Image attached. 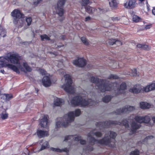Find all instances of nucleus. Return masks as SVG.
Returning a JSON list of instances; mask_svg holds the SVG:
<instances>
[{"label":"nucleus","instance_id":"nucleus-1","mask_svg":"<svg viewBox=\"0 0 155 155\" xmlns=\"http://www.w3.org/2000/svg\"><path fill=\"white\" fill-rule=\"evenodd\" d=\"M102 135V134L101 132L96 131L95 130L89 133L88 134L87 140L89 142V144L85 148V150L88 152L93 150L94 148L92 146L95 143L106 145L112 147H115L114 139L117 135L116 133L110 131L107 134H105L103 138L99 140H96L93 137L95 135L97 137H101Z\"/></svg>","mask_w":155,"mask_h":155},{"label":"nucleus","instance_id":"nucleus-2","mask_svg":"<svg viewBox=\"0 0 155 155\" xmlns=\"http://www.w3.org/2000/svg\"><path fill=\"white\" fill-rule=\"evenodd\" d=\"M8 58L12 63L18 64V67L12 64H8L6 62L7 60L6 58L1 57L0 58V68L8 67V68L18 74H19L20 73L19 69L22 71L25 72H30L31 71V68L26 62L23 63V64L24 68L22 67L20 62V60L21 59V57L18 54H11Z\"/></svg>","mask_w":155,"mask_h":155},{"label":"nucleus","instance_id":"nucleus-3","mask_svg":"<svg viewBox=\"0 0 155 155\" xmlns=\"http://www.w3.org/2000/svg\"><path fill=\"white\" fill-rule=\"evenodd\" d=\"M129 119L130 122H132L131 130L133 133L136 132V130L140 128L141 126L140 124L149 123L151 120L150 117L148 115L139 116L134 114L131 115Z\"/></svg>","mask_w":155,"mask_h":155},{"label":"nucleus","instance_id":"nucleus-4","mask_svg":"<svg viewBox=\"0 0 155 155\" xmlns=\"http://www.w3.org/2000/svg\"><path fill=\"white\" fill-rule=\"evenodd\" d=\"M81 114V110L78 109L75 110L74 113V111L69 112L68 114H65L63 118H58V120H62V122L58 121L56 123V127L59 128L61 126L66 127L68 126L73 121L74 119V116H78Z\"/></svg>","mask_w":155,"mask_h":155},{"label":"nucleus","instance_id":"nucleus-5","mask_svg":"<svg viewBox=\"0 0 155 155\" xmlns=\"http://www.w3.org/2000/svg\"><path fill=\"white\" fill-rule=\"evenodd\" d=\"M86 93L85 91H83L82 94L80 93L78 95L74 97L71 101L72 105L74 106H86L87 105L91 106L97 104L96 102L89 99L87 100L84 99L83 97H85Z\"/></svg>","mask_w":155,"mask_h":155},{"label":"nucleus","instance_id":"nucleus-6","mask_svg":"<svg viewBox=\"0 0 155 155\" xmlns=\"http://www.w3.org/2000/svg\"><path fill=\"white\" fill-rule=\"evenodd\" d=\"M91 82L96 84L95 87L98 89L101 92H104L106 91H110L112 89V86L115 84H110L107 82L105 80L99 79L97 77H92L91 78Z\"/></svg>","mask_w":155,"mask_h":155},{"label":"nucleus","instance_id":"nucleus-7","mask_svg":"<svg viewBox=\"0 0 155 155\" xmlns=\"http://www.w3.org/2000/svg\"><path fill=\"white\" fill-rule=\"evenodd\" d=\"M11 16L13 18V23L18 27H22L25 22L24 15L18 10L15 9L11 13Z\"/></svg>","mask_w":155,"mask_h":155},{"label":"nucleus","instance_id":"nucleus-8","mask_svg":"<svg viewBox=\"0 0 155 155\" xmlns=\"http://www.w3.org/2000/svg\"><path fill=\"white\" fill-rule=\"evenodd\" d=\"M123 125L126 128L129 127L128 121L127 120H124L122 122H117L116 121L109 120L104 122H99L97 123L96 126L97 127H99V129L102 128L109 127L110 126L117 125Z\"/></svg>","mask_w":155,"mask_h":155},{"label":"nucleus","instance_id":"nucleus-9","mask_svg":"<svg viewBox=\"0 0 155 155\" xmlns=\"http://www.w3.org/2000/svg\"><path fill=\"white\" fill-rule=\"evenodd\" d=\"M65 84L62 86V88L68 94H72L75 92V87L73 84L72 81L71 76L66 74L64 76Z\"/></svg>","mask_w":155,"mask_h":155},{"label":"nucleus","instance_id":"nucleus-10","mask_svg":"<svg viewBox=\"0 0 155 155\" xmlns=\"http://www.w3.org/2000/svg\"><path fill=\"white\" fill-rule=\"evenodd\" d=\"M66 0H59L58 2L57 6L55 7L56 13L59 16L58 18V19L60 21H62L65 19L64 17L63 16L64 12L63 7Z\"/></svg>","mask_w":155,"mask_h":155},{"label":"nucleus","instance_id":"nucleus-11","mask_svg":"<svg viewBox=\"0 0 155 155\" xmlns=\"http://www.w3.org/2000/svg\"><path fill=\"white\" fill-rule=\"evenodd\" d=\"M135 108L134 106H131L127 105L122 108L117 109L114 112L116 114H122L128 113L130 112L135 110Z\"/></svg>","mask_w":155,"mask_h":155},{"label":"nucleus","instance_id":"nucleus-12","mask_svg":"<svg viewBox=\"0 0 155 155\" xmlns=\"http://www.w3.org/2000/svg\"><path fill=\"white\" fill-rule=\"evenodd\" d=\"M72 140L78 141H80V143L82 145L86 143V141L85 140H81V137L79 136H77L75 137H74L72 135L67 136L65 137L64 140V141L66 142L68 141L69 142H71V141Z\"/></svg>","mask_w":155,"mask_h":155},{"label":"nucleus","instance_id":"nucleus-13","mask_svg":"<svg viewBox=\"0 0 155 155\" xmlns=\"http://www.w3.org/2000/svg\"><path fill=\"white\" fill-rule=\"evenodd\" d=\"M73 64L74 65L79 67H82L86 64V61L83 58H78V59L73 61Z\"/></svg>","mask_w":155,"mask_h":155},{"label":"nucleus","instance_id":"nucleus-14","mask_svg":"<svg viewBox=\"0 0 155 155\" xmlns=\"http://www.w3.org/2000/svg\"><path fill=\"white\" fill-rule=\"evenodd\" d=\"M127 87L126 84L125 83H122L120 86V88L117 89V90H115L116 88H114L115 90V95L117 96L120 94H123L124 90L126 89Z\"/></svg>","mask_w":155,"mask_h":155},{"label":"nucleus","instance_id":"nucleus-15","mask_svg":"<svg viewBox=\"0 0 155 155\" xmlns=\"http://www.w3.org/2000/svg\"><path fill=\"white\" fill-rule=\"evenodd\" d=\"M136 2L135 0H127L124 6L128 9L133 8L135 7Z\"/></svg>","mask_w":155,"mask_h":155},{"label":"nucleus","instance_id":"nucleus-16","mask_svg":"<svg viewBox=\"0 0 155 155\" xmlns=\"http://www.w3.org/2000/svg\"><path fill=\"white\" fill-rule=\"evenodd\" d=\"M129 91L134 94H138L142 92V87L139 84L136 85L130 88Z\"/></svg>","mask_w":155,"mask_h":155},{"label":"nucleus","instance_id":"nucleus-17","mask_svg":"<svg viewBox=\"0 0 155 155\" xmlns=\"http://www.w3.org/2000/svg\"><path fill=\"white\" fill-rule=\"evenodd\" d=\"M42 82L44 86L45 87L50 86L51 84V81L49 77L45 76L42 79Z\"/></svg>","mask_w":155,"mask_h":155},{"label":"nucleus","instance_id":"nucleus-18","mask_svg":"<svg viewBox=\"0 0 155 155\" xmlns=\"http://www.w3.org/2000/svg\"><path fill=\"white\" fill-rule=\"evenodd\" d=\"M48 115H44V117L41 120V127H46L48 125Z\"/></svg>","mask_w":155,"mask_h":155},{"label":"nucleus","instance_id":"nucleus-19","mask_svg":"<svg viewBox=\"0 0 155 155\" xmlns=\"http://www.w3.org/2000/svg\"><path fill=\"white\" fill-rule=\"evenodd\" d=\"M37 134L38 136L40 138H41L48 135V132L46 131L42 130H38L37 131Z\"/></svg>","mask_w":155,"mask_h":155},{"label":"nucleus","instance_id":"nucleus-20","mask_svg":"<svg viewBox=\"0 0 155 155\" xmlns=\"http://www.w3.org/2000/svg\"><path fill=\"white\" fill-rule=\"evenodd\" d=\"M137 47L141 50H148L150 49V47L147 45L144 44H138L137 45Z\"/></svg>","mask_w":155,"mask_h":155},{"label":"nucleus","instance_id":"nucleus-21","mask_svg":"<svg viewBox=\"0 0 155 155\" xmlns=\"http://www.w3.org/2000/svg\"><path fill=\"white\" fill-rule=\"evenodd\" d=\"M64 102V100L61 99L56 98L54 99V104L56 106H60L62 105Z\"/></svg>","mask_w":155,"mask_h":155},{"label":"nucleus","instance_id":"nucleus-22","mask_svg":"<svg viewBox=\"0 0 155 155\" xmlns=\"http://www.w3.org/2000/svg\"><path fill=\"white\" fill-rule=\"evenodd\" d=\"M140 107L142 109H148L150 107V105L147 102H142L140 103Z\"/></svg>","mask_w":155,"mask_h":155},{"label":"nucleus","instance_id":"nucleus-23","mask_svg":"<svg viewBox=\"0 0 155 155\" xmlns=\"http://www.w3.org/2000/svg\"><path fill=\"white\" fill-rule=\"evenodd\" d=\"M51 150L54 152H67L68 151V150L67 148H65L63 149H60L58 148H54L53 147L51 148Z\"/></svg>","mask_w":155,"mask_h":155},{"label":"nucleus","instance_id":"nucleus-24","mask_svg":"<svg viewBox=\"0 0 155 155\" xmlns=\"http://www.w3.org/2000/svg\"><path fill=\"white\" fill-rule=\"evenodd\" d=\"M109 3L112 9H115L117 7V3L116 0H111L109 1Z\"/></svg>","mask_w":155,"mask_h":155},{"label":"nucleus","instance_id":"nucleus-25","mask_svg":"<svg viewBox=\"0 0 155 155\" xmlns=\"http://www.w3.org/2000/svg\"><path fill=\"white\" fill-rule=\"evenodd\" d=\"M86 11L90 14H93L96 10V9L90 6H87L85 8Z\"/></svg>","mask_w":155,"mask_h":155},{"label":"nucleus","instance_id":"nucleus-26","mask_svg":"<svg viewBox=\"0 0 155 155\" xmlns=\"http://www.w3.org/2000/svg\"><path fill=\"white\" fill-rule=\"evenodd\" d=\"M6 31L5 29L0 25V36L3 37L6 36Z\"/></svg>","mask_w":155,"mask_h":155},{"label":"nucleus","instance_id":"nucleus-27","mask_svg":"<svg viewBox=\"0 0 155 155\" xmlns=\"http://www.w3.org/2000/svg\"><path fill=\"white\" fill-rule=\"evenodd\" d=\"M49 144L48 142L45 141L43 143V144L42 145L41 148L40 149V150L41 151L42 150L45 149L49 147Z\"/></svg>","mask_w":155,"mask_h":155},{"label":"nucleus","instance_id":"nucleus-28","mask_svg":"<svg viewBox=\"0 0 155 155\" xmlns=\"http://www.w3.org/2000/svg\"><path fill=\"white\" fill-rule=\"evenodd\" d=\"M111 97L110 95H107L105 96L103 99V101L105 103H108L110 101Z\"/></svg>","mask_w":155,"mask_h":155},{"label":"nucleus","instance_id":"nucleus-29","mask_svg":"<svg viewBox=\"0 0 155 155\" xmlns=\"http://www.w3.org/2000/svg\"><path fill=\"white\" fill-rule=\"evenodd\" d=\"M40 37L42 41L45 40L49 41L50 40V38L46 34L41 35L40 36Z\"/></svg>","mask_w":155,"mask_h":155},{"label":"nucleus","instance_id":"nucleus-30","mask_svg":"<svg viewBox=\"0 0 155 155\" xmlns=\"http://www.w3.org/2000/svg\"><path fill=\"white\" fill-rule=\"evenodd\" d=\"M150 91L149 85L146 86V87L142 88V92H148Z\"/></svg>","mask_w":155,"mask_h":155},{"label":"nucleus","instance_id":"nucleus-31","mask_svg":"<svg viewBox=\"0 0 155 155\" xmlns=\"http://www.w3.org/2000/svg\"><path fill=\"white\" fill-rule=\"evenodd\" d=\"M81 40L85 45H89V42L85 37H81Z\"/></svg>","mask_w":155,"mask_h":155},{"label":"nucleus","instance_id":"nucleus-32","mask_svg":"<svg viewBox=\"0 0 155 155\" xmlns=\"http://www.w3.org/2000/svg\"><path fill=\"white\" fill-rule=\"evenodd\" d=\"M115 39H109L107 41V43L109 45H113L115 43Z\"/></svg>","mask_w":155,"mask_h":155},{"label":"nucleus","instance_id":"nucleus-33","mask_svg":"<svg viewBox=\"0 0 155 155\" xmlns=\"http://www.w3.org/2000/svg\"><path fill=\"white\" fill-rule=\"evenodd\" d=\"M8 117V114L7 113H4L3 112L1 114V118L3 120H5Z\"/></svg>","mask_w":155,"mask_h":155},{"label":"nucleus","instance_id":"nucleus-34","mask_svg":"<svg viewBox=\"0 0 155 155\" xmlns=\"http://www.w3.org/2000/svg\"><path fill=\"white\" fill-rule=\"evenodd\" d=\"M131 76H136L138 75L137 72L136 70L135 69H134L131 70V73L129 74Z\"/></svg>","mask_w":155,"mask_h":155},{"label":"nucleus","instance_id":"nucleus-35","mask_svg":"<svg viewBox=\"0 0 155 155\" xmlns=\"http://www.w3.org/2000/svg\"><path fill=\"white\" fill-rule=\"evenodd\" d=\"M140 19V18L137 15H134L133 16V21L135 22L139 21Z\"/></svg>","mask_w":155,"mask_h":155},{"label":"nucleus","instance_id":"nucleus-36","mask_svg":"<svg viewBox=\"0 0 155 155\" xmlns=\"http://www.w3.org/2000/svg\"><path fill=\"white\" fill-rule=\"evenodd\" d=\"M4 95L5 96L6 100L7 101H9L13 98V96L11 94H5Z\"/></svg>","mask_w":155,"mask_h":155},{"label":"nucleus","instance_id":"nucleus-37","mask_svg":"<svg viewBox=\"0 0 155 155\" xmlns=\"http://www.w3.org/2000/svg\"><path fill=\"white\" fill-rule=\"evenodd\" d=\"M26 22L27 23V25L29 26L31 25V22L32 21V19L31 17H29L28 18H26Z\"/></svg>","mask_w":155,"mask_h":155},{"label":"nucleus","instance_id":"nucleus-38","mask_svg":"<svg viewBox=\"0 0 155 155\" xmlns=\"http://www.w3.org/2000/svg\"><path fill=\"white\" fill-rule=\"evenodd\" d=\"M109 79H117L119 78L118 76L115 74H110L108 78Z\"/></svg>","mask_w":155,"mask_h":155},{"label":"nucleus","instance_id":"nucleus-39","mask_svg":"<svg viewBox=\"0 0 155 155\" xmlns=\"http://www.w3.org/2000/svg\"><path fill=\"white\" fill-rule=\"evenodd\" d=\"M130 155H139V151L137 150L131 151L130 153Z\"/></svg>","mask_w":155,"mask_h":155},{"label":"nucleus","instance_id":"nucleus-40","mask_svg":"<svg viewBox=\"0 0 155 155\" xmlns=\"http://www.w3.org/2000/svg\"><path fill=\"white\" fill-rule=\"evenodd\" d=\"M42 0H34L33 4L35 6H37L40 2L42 1Z\"/></svg>","mask_w":155,"mask_h":155},{"label":"nucleus","instance_id":"nucleus-41","mask_svg":"<svg viewBox=\"0 0 155 155\" xmlns=\"http://www.w3.org/2000/svg\"><path fill=\"white\" fill-rule=\"evenodd\" d=\"M150 91L155 89V83H153L149 85Z\"/></svg>","mask_w":155,"mask_h":155},{"label":"nucleus","instance_id":"nucleus-42","mask_svg":"<svg viewBox=\"0 0 155 155\" xmlns=\"http://www.w3.org/2000/svg\"><path fill=\"white\" fill-rule=\"evenodd\" d=\"M153 138V136L150 135L147 137L144 140V141H146L149 139H152Z\"/></svg>","mask_w":155,"mask_h":155},{"label":"nucleus","instance_id":"nucleus-43","mask_svg":"<svg viewBox=\"0 0 155 155\" xmlns=\"http://www.w3.org/2000/svg\"><path fill=\"white\" fill-rule=\"evenodd\" d=\"M114 44H116L118 46H119L122 45V43L119 40H115V43Z\"/></svg>","mask_w":155,"mask_h":155},{"label":"nucleus","instance_id":"nucleus-44","mask_svg":"<svg viewBox=\"0 0 155 155\" xmlns=\"http://www.w3.org/2000/svg\"><path fill=\"white\" fill-rule=\"evenodd\" d=\"M83 2V5L85 6L88 4L89 3V0H82Z\"/></svg>","mask_w":155,"mask_h":155},{"label":"nucleus","instance_id":"nucleus-45","mask_svg":"<svg viewBox=\"0 0 155 155\" xmlns=\"http://www.w3.org/2000/svg\"><path fill=\"white\" fill-rule=\"evenodd\" d=\"M40 72L42 75L45 74L46 73V71L43 69H40Z\"/></svg>","mask_w":155,"mask_h":155},{"label":"nucleus","instance_id":"nucleus-46","mask_svg":"<svg viewBox=\"0 0 155 155\" xmlns=\"http://www.w3.org/2000/svg\"><path fill=\"white\" fill-rule=\"evenodd\" d=\"M92 18L90 16L86 17L84 20L85 21H91L92 20Z\"/></svg>","mask_w":155,"mask_h":155},{"label":"nucleus","instance_id":"nucleus-47","mask_svg":"<svg viewBox=\"0 0 155 155\" xmlns=\"http://www.w3.org/2000/svg\"><path fill=\"white\" fill-rule=\"evenodd\" d=\"M112 19L113 21H116L118 20V18L117 17H113L112 18Z\"/></svg>","mask_w":155,"mask_h":155},{"label":"nucleus","instance_id":"nucleus-48","mask_svg":"<svg viewBox=\"0 0 155 155\" xmlns=\"http://www.w3.org/2000/svg\"><path fill=\"white\" fill-rule=\"evenodd\" d=\"M151 27V25H146L145 28L146 30L150 29Z\"/></svg>","mask_w":155,"mask_h":155},{"label":"nucleus","instance_id":"nucleus-49","mask_svg":"<svg viewBox=\"0 0 155 155\" xmlns=\"http://www.w3.org/2000/svg\"><path fill=\"white\" fill-rule=\"evenodd\" d=\"M65 38H66L65 36L64 35H61L60 37V38L62 40H63L65 39Z\"/></svg>","mask_w":155,"mask_h":155},{"label":"nucleus","instance_id":"nucleus-50","mask_svg":"<svg viewBox=\"0 0 155 155\" xmlns=\"http://www.w3.org/2000/svg\"><path fill=\"white\" fill-rule=\"evenodd\" d=\"M152 13L155 15V8H153L152 10Z\"/></svg>","mask_w":155,"mask_h":155},{"label":"nucleus","instance_id":"nucleus-51","mask_svg":"<svg viewBox=\"0 0 155 155\" xmlns=\"http://www.w3.org/2000/svg\"><path fill=\"white\" fill-rule=\"evenodd\" d=\"M0 72L2 73H3V74H5V72L3 69H1L0 70Z\"/></svg>","mask_w":155,"mask_h":155},{"label":"nucleus","instance_id":"nucleus-52","mask_svg":"<svg viewBox=\"0 0 155 155\" xmlns=\"http://www.w3.org/2000/svg\"><path fill=\"white\" fill-rule=\"evenodd\" d=\"M152 120L154 123H155V116L152 117Z\"/></svg>","mask_w":155,"mask_h":155},{"label":"nucleus","instance_id":"nucleus-53","mask_svg":"<svg viewBox=\"0 0 155 155\" xmlns=\"http://www.w3.org/2000/svg\"><path fill=\"white\" fill-rule=\"evenodd\" d=\"M43 141H44V140H42L41 141V142H40V143H42Z\"/></svg>","mask_w":155,"mask_h":155},{"label":"nucleus","instance_id":"nucleus-54","mask_svg":"<svg viewBox=\"0 0 155 155\" xmlns=\"http://www.w3.org/2000/svg\"><path fill=\"white\" fill-rule=\"evenodd\" d=\"M139 1H140L141 2H142L144 0H139Z\"/></svg>","mask_w":155,"mask_h":155},{"label":"nucleus","instance_id":"nucleus-55","mask_svg":"<svg viewBox=\"0 0 155 155\" xmlns=\"http://www.w3.org/2000/svg\"><path fill=\"white\" fill-rule=\"evenodd\" d=\"M50 53L51 54L52 53V54H54L52 52H50Z\"/></svg>","mask_w":155,"mask_h":155}]
</instances>
